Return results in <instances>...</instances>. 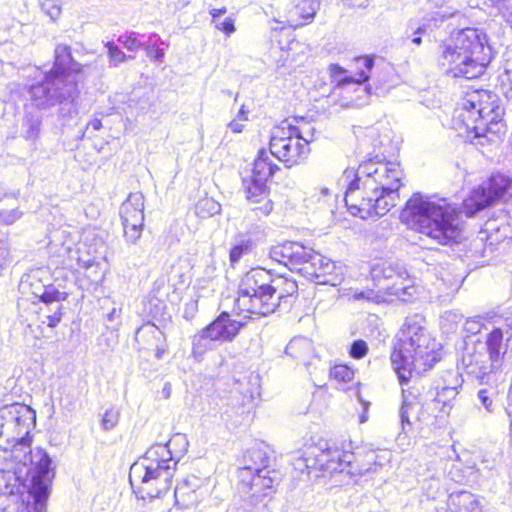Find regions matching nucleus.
<instances>
[{
  "instance_id": "nucleus-45",
  "label": "nucleus",
  "mask_w": 512,
  "mask_h": 512,
  "mask_svg": "<svg viewBox=\"0 0 512 512\" xmlns=\"http://www.w3.org/2000/svg\"><path fill=\"white\" fill-rule=\"evenodd\" d=\"M120 412L115 408H110L104 413L101 425L106 431L115 428L119 422Z\"/></svg>"
},
{
  "instance_id": "nucleus-42",
  "label": "nucleus",
  "mask_w": 512,
  "mask_h": 512,
  "mask_svg": "<svg viewBox=\"0 0 512 512\" xmlns=\"http://www.w3.org/2000/svg\"><path fill=\"white\" fill-rule=\"evenodd\" d=\"M330 377L338 382H349L354 377V372L346 365H335L330 369Z\"/></svg>"
},
{
  "instance_id": "nucleus-39",
  "label": "nucleus",
  "mask_w": 512,
  "mask_h": 512,
  "mask_svg": "<svg viewBox=\"0 0 512 512\" xmlns=\"http://www.w3.org/2000/svg\"><path fill=\"white\" fill-rule=\"evenodd\" d=\"M105 47L108 50L109 64L110 66L117 67L119 64L124 63L128 60L134 59L132 55H126L118 46L113 42H106Z\"/></svg>"
},
{
  "instance_id": "nucleus-47",
  "label": "nucleus",
  "mask_w": 512,
  "mask_h": 512,
  "mask_svg": "<svg viewBox=\"0 0 512 512\" xmlns=\"http://www.w3.org/2000/svg\"><path fill=\"white\" fill-rule=\"evenodd\" d=\"M368 352V345L363 340H355L350 347L349 354L354 359H361L366 356Z\"/></svg>"
},
{
  "instance_id": "nucleus-50",
  "label": "nucleus",
  "mask_w": 512,
  "mask_h": 512,
  "mask_svg": "<svg viewBox=\"0 0 512 512\" xmlns=\"http://www.w3.org/2000/svg\"><path fill=\"white\" fill-rule=\"evenodd\" d=\"M146 55L153 60L161 61L164 58L165 52L155 44L144 45Z\"/></svg>"
},
{
  "instance_id": "nucleus-34",
  "label": "nucleus",
  "mask_w": 512,
  "mask_h": 512,
  "mask_svg": "<svg viewBox=\"0 0 512 512\" xmlns=\"http://www.w3.org/2000/svg\"><path fill=\"white\" fill-rule=\"evenodd\" d=\"M220 211L221 205L210 197L200 199L196 204V213L202 218L214 216Z\"/></svg>"
},
{
  "instance_id": "nucleus-4",
  "label": "nucleus",
  "mask_w": 512,
  "mask_h": 512,
  "mask_svg": "<svg viewBox=\"0 0 512 512\" xmlns=\"http://www.w3.org/2000/svg\"><path fill=\"white\" fill-rule=\"evenodd\" d=\"M400 219L411 229L441 245L457 242L461 235L455 208L445 200L442 203L433 202L419 192L414 193L406 202Z\"/></svg>"
},
{
  "instance_id": "nucleus-30",
  "label": "nucleus",
  "mask_w": 512,
  "mask_h": 512,
  "mask_svg": "<svg viewBox=\"0 0 512 512\" xmlns=\"http://www.w3.org/2000/svg\"><path fill=\"white\" fill-rule=\"evenodd\" d=\"M258 468L251 466L250 464H244L242 467L238 469V482L239 489L242 492L249 494V501H251V494L255 490V480L258 477L257 473Z\"/></svg>"
},
{
  "instance_id": "nucleus-46",
  "label": "nucleus",
  "mask_w": 512,
  "mask_h": 512,
  "mask_svg": "<svg viewBox=\"0 0 512 512\" xmlns=\"http://www.w3.org/2000/svg\"><path fill=\"white\" fill-rule=\"evenodd\" d=\"M23 213L15 209H5L0 211V223L3 225H12L22 217Z\"/></svg>"
},
{
  "instance_id": "nucleus-48",
  "label": "nucleus",
  "mask_w": 512,
  "mask_h": 512,
  "mask_svg": "<svg viewBox=\"0 0 512 512\" xmlns=\"http://www.w3.org/2000/svg\"><path fill=\"white\" fill-rule=\"evenodd\" d=\"M412 403L408 402L406 398H404L401 409H400V421L402 425V430L404 432L407 431L406 427H411V422L409 419L410 411L412 410Z\"/></svg>"
},
{
  "instance_id": "nucleus-32",
  "label": "nucleus",
  "mask_w": 512,
  "mask_h": 512,
  "mask_svg": "<svg viewBox=\"0 0 512 512\" xmlns=\"http://www.w3.org/2000/svg\"><path fill=\"white\" fill-rule=\"evenodd\" d=\"M174 496L176 503L184 508L190 507L196 502L195 491L191 489L188 480H184L176 486Z\"/></svg>"
},
{
  "instance_id": "nucleus-13",
  "label": "nucleus",
  "mask_w": 512,
  "mask_h": 512,
  "mask_svg": "<svg viewBox=\"0 0 512 512\" xmlns=\"http://www.w3.org/2000/svg\"><path fill=\"white\" fill-rule=\"evenodd\" d=\"M271 275L262 268L248 271L238 288L236 307L250 315L268 316L272 314Z\"/></svg>"
},
{
  "instance_id": "nucleus-53",
  "label": "nucleus",
  "mask_w": 512,
  "mask_h": 512,
  "mask_svg": "<svg viewBox=\"0 0 512 512\" xmlns=\"http://www.w3.org/2000/svg\"><path fill=\"white\" fill-rule=\"evenodd\" d=\"M198 310V301L191 299L185 303L183 316L185 319H192Z\"/></svg>"
},
{
  "instance_id": "nucleus-35",
  "label": "nucleus",
  "mask_w": 512,
  "mask_h": 512,
  "mask_svg": "<svg viewBox=\"0 0 512 512\" xmlns=\"http://www.w3.org/2000/svg\"><path fill=\"white\" fill-rule=\"evenodd\" d=\"M500 90L509 100H512V58L506 60L504 72L499 75Z\"/></svg>"
},
{
  "instance_id": "nucleus-25",
  "label": "nucleus",
  "mask_w": 512,
  "mask_h": 512,
  "mask_svg": "<svg viewBox=\"0 0 512 512\" xmlns=\"http://www.w3.org/2000/svg\"><path fill=\"white\" fill-rule=\"evenodd\" d=\"M457 13L456 10L453 11H437L434 15L428 20V23H423L417 26L415 29L411 25L410 30L406 31V37L411 39V42L417 46L422 43V35H426L428 31H432L433 27H438L439 23H442L444 20L455 16Z\"/></svg>"
},
{
  "instance_id": "nucleus-11",
  "label": "nucleus",
  "mask_w": 512,
  "mask_h": 512,
  "mask_svg": "<svg viewBox=\"0 0 512 512\" xmlns=\"http://www.w3.org/2000/svg\"><path fill=\"white\" fill-rule=\"evenodd\" d=\"M314 128L304 131L298 126L283 121L275 127L270 136L269 152L287 168L294 167L307 159Z\"/></svg>"
},
{
  "instance_id": "nucleus-6",
  "label": "nucleus",
  "mask_w": 512,
  "mask_h": 512,
  "mask_svg": "<svg viewBox=\"0 0 512 512\" xmlns=\"http://www.w3.org/2000/svg\"><path fill=\"white\" fill-rule=\"evenodd\" d=\"M438 361L425 328L415 319L408 318L397 335L391 353V362L401 385L409 382L413 373L431 369Z\"/></svg>"
},
{
  "instance_id": "nucleus-28",
  "label": "nucleus",
  "mask_w": 512,
  "mask_h": 512,
  "mask_svg": "<svg viewBox=\"0 0 512 512\" xmlns=\"http://www.w3.org/2000/svg\"><path fill=\"white\" fill-rule=\"evenodd\" d=\"M42 125V116L36 111H26L23 118V137L35 141L39 138Z\"/></svg>"
},
{
  "instance_id": "nucleus-57",
  "label": "nucleus",
  "mask_w": 512,
  "mask_h": 512,
  "mask_svg": "<svg viewBox=\"0 0 512 512\" xmlns=\"http://www.w3.org/2000/svg\"><path fill=\"white\" fill-rule=\"evenodd\" d=\"M228 128L234 133H241L244 125L238 119H234L228 123Z\"/></svg>"
},
{
  "instance_id": "nucleus-52",
  "label": "nucleus",
  "mask_w": 512,
  "mask_h": 512,
  "mask_svg": "<svg viewBox=\"0 0 512 512\" xmlns=\"http://www.w3.org/2000/svg\"><path fill=\"white\" fill-rule=\"evenodd\" d=\"M215 27L227 35H230L235 31L234 21L231 18H225L214 23Z\"/></svg>"
},
{
  "instance_id": "nucleus-56",
  "label": "nucleus",
  "mask_w": 512,
  "mask_h": 512,
  "mask_svg": "<svg viewBox=\"0 0 512 512\" xmlns=\"http://www.w3.org/2000/svg\"><path fill=\"white\" fill-rule=\"evenodd\" d=\"M293 464L296 469L300 470L301 472H304L307 466V451L301 454L299 457H297Z\"/></svg>"
},
{
  "instance_id": "nucleus-8",
  "label": "nucleus",
  "mask_w": 512,
  "mask_h": 512,
  "mask_svg": "<svg viewBox=\"0 0 512 512\" xmlns=\"http://www.w3.org/2000/svg\"><path fill=\"white\" fill-rule=\"evenodd\" d=\"M269 257L317 284L337 286L343 280V274L334 262L299 242H284L273 246Z\"/></svg>"
},
{
  "instance_id": "nucleus-24",
  "label": "nucleus",
  "mask_w": 512,
  "mask_h": 512,
  "mask_svg": "<svg viewBox=\"0 0 512 512\" xmlns=\"http://www.w3.org/2000/svg\"><path fill=\"white\" fill-rule=\"evenodd\" d=\"M436 512H480L478 501L473 494L467 491L451 494L448 508L442 506Z\"/></svg>"
},
{
  "instance_id": "nucleus-37",
  "label": "nucleus",
  "mask_w": 512,
  "mask_h": 512,
  "mask_svg": "<svg viewBox=\"0 0 512 512\" xmlns=\"http://www.w3.org/2000/svg\"><path fill=\"white\" fill-rule=\"evenodd\" d=\"M497 384H487L488 388H482L477 393V398L482 406L488 411L493 412L494 399L497 396Z\"/></svg>"
},
{
  "instance_id": "nucleus-7",
  "label": "nucleus",
  "mask_w": 512,
  "mask_h": 512,
  "mask_svg": "<svg viewBox=\"0 0 512 512\" xmlns=\"http://www.w3.org/2000/svg\"><path fill=\"white\" fill-rule=\"evenodd\" d=\"M170 443L151 446L143 458L131 466L129 481L140 498H157L171 488L178 460L172 455Z\"/></svg>"
},
{
  "instance_id": "nucleus-1",
  "label": "nucleus",
  "mask_w": 512,
  "mask_h": 512,
  "mask_svg": "<svg viewBox=\"0 0 512 512\" xmlns=\"http://www.w3.org/2000/svg\"><path fill=\"white\" fill-rule=\"evenodd\" d=\"M402 178L403 171L395 162L369 159L357 170L346 169L341 180L347 185L348 211L361 219L384 216L397 204Z\"/></svg>"
},
{
  "instance_id": "nucleus-40",
  "label": "nucleus",
  "mask_w": 512,
  "mask_h": 512,
  "mask_svg": "<svg viewBox=\"0 0 512 512\" xmlns=\"http://www.w3.org/2000/svg\"><path fill=\"white\" fill-rule=\"evenodd\" d=\"M458 395L457 387L453 386H443L440 390L437 391L434 401L443 404L442 411L446 412V408L451 407V401L456 398Z\"/></svg>"
},
{
  "instance_id": "nucleus-5",
  "label": "nucleus",
  "mask_w": 512,
  "mask_h": 512,
  "mask_svg": "<svg viewBox=\"0 0 512 512\" xmlns=\"http://www.w3.org/2000/svg\"><path fill=\"white\" fill-rule=\"evenodd\" d=\"M485 43L486 35L481 30H459L439 45V65L453 78H478L486 68V59L482 56Z\"/></svg>"
},
{
  "instance_id": "nucleus-49",
  "label": "nucleus",
  "mask_w": 512,
  "mask_h": 512,
  "mask_svg": "<svg viewBox=\"0 0 512 512\" xmlns=\"http://www.w3.org/2000/svg\"><path fill=\"white\" fill-rule=\"evenodd\" d=\"M393 294L397 296L402 302H409L414 296L416 289L413 286L410 287H394Z\"/></svg>"
},
{
  "instance_id": "nucleus-62",
  "label": "nucleus",
  "mask_w": 512,
  "mask_h": 512,
  "mask_svg": "<svg viewBox=\"0 0 512 512\" xmlns=\"http://www.w3.org/2000/svg\"><path fill=\"white\" fill-rule=\"evenodd\" d=\"M330 71L333 77H338L345 72V70L338 64H332L330 66Z\"/></svg>"
},
{
  "instance_id": "nucleus-3",
  "label": "nucleus",
  "mask_w": 512,
  "mask_h": 512,
  "mask_svg": "<svg viewBox=\"0 0 512 512\" xmlns=\"http://www.w3.org/2000/svg\"><path fill=\"white\" fill-rule=\"evenodd\" d=\"M81 65L74 61L71 47L59 44L54 51V64L42 81L28 88L31 105L37 109L59 106L60 118H71L76 113L75 101L80 94L77 74Z\"/></svg>"
},
{
  "instance_id": "nucleus-20",
  "label": "nucleus",
  "mask_w": 512,
  "mask_h": 512,
  "mask_svg": "<svg viewBox=\"0 0 512 512\" xmlns=\"http://www.w3.org/2000/svg\"><path fill=\"white\" fill-rule=\"evenodd\" d=\"M271 290H272V313L278 308L289 309L295 299V295L298 291V285L296 281L278 277H271Z\"/></svg>"
},
{
  "instance_id": "nucleus-36",
  "label": "nucleus",
  "mask_w": 512,
  "mask_h": 512,
  "mask_svg": "<svg viewBox=\"0 0 512 512\" xmlns=\"http://www.w3.org/2000/svg\"><path fill=\"white\" fill-rule=\"evenodd\" d=\"M214 340L210 339L208 335L204 334V329H202L198 334L194 335L192 338V353L195 356H202L206 351L212 349V342Z\"/></svg>"
},
{
  "instance_id": "nucleus-26",
  "label": "nucleus",
  "mask_w": 512,
  "mask_h": 512,
  "mask_svg": "<svg viewBox=\"0 0 512 512\" xmlns=\"http://www.w3.org/2000/svg\"><path fill=\"white\" fill-rule=\"evenodd\" d=\"M285 353L293 359L309 364V359L313 355L312 342L303 337L292 339L285 348Z\"/></svg>"
},
{
  "instance_id": "nucleus-43",
  "label": "nucleus",
  "mask_w": 512,
  "mask_h": 512,
  "mask_svg": "<svg viewBox=\"0 0 512 512\" xmlns=\"http://www.w3.org/2000/svg\"><path fill=\"white\" fill-rule=\"evenodd\" d=\"M42 11L55 21L61 15V4L59 0H42Z\"/></svg>"
},
{
  "instance_id": "nucleus-9",
  "label": "nucleus",
  "mask_w": 512,
  "mask_h": 512,
  "mask_svg": "<svg viewBox=\"0 0 512 512\" xmlns=\"http://www.w3.org/2000/svg\"><path fill=\"white\" fill-rule=\"evenodd\" d=\"M503 331L494 328L485 342L466 344L462 357L463 371L481 384H496L501 380L503 365Z\"/></svg>"
},
{
  "instance_id": "nucleus-29",
  "label": "nucleus",
  "mask_w": 512,
  "mask_h": 512,
  "mask_svg": "<svg viewBox=\"0 0 512 512\" xmlns=\"http://www.w3.org/2000/svg\"><path fill=\"white\" fill-rule=\"evenodd\" d=\"M356 64L358 68L357 76L358 77H344L338 80L339 85H346L350 83L361 84L366 82L369 79L370 72L374 66V59L372 57H359L356 59Z\"/></svg>"
},
{
  "instance_id": "nucleus-44",
  "label": "nucleus",
  "mask_w": 512,
  "mask_h": 512,
  "mask_svg": "<svg viewBox=\"0 0 512 512\" xmlns=\"http://www.w3.org/2000/svg\"><path fill=\"white\" fill-rule=\"evenodd\" d=\"M67 298L66 292H61L54 287H46L43 293L40 295V300L44 303H59Z\"/></svg>"
},
{
  "instance_id": "nucleus-55",
  "label": "nucleus",
  "mask_w": 512,
  "mask_h": 512,
  "mask_svg": "<svg viewBox=\"0 0 512 512\" xmlns=\"http://www.w3.org/2000/svg\"><path fill=\"white\" fill-rule=\"evenodd\" d=\"M61 315L60 305L57 304L56 311L52 315L47 316V325L49 327H55L61 321Z\"/></svg>"
},
{
  "instance_id": "nucleus-22",
  "label": "nucleus",
  "mask_w": 512,
  "mask_h": 512,
  "mask_svg": "<svg viewBox=\"0 0 512 512\" xmlns=\"http://www.w3.org/2000/svg\"><path fill=\"white\" fill-rule=\"evenodd\" d=\"M267 181L259 180V179H243V186L246 192L247 199L252 203H261L263 204L259 207H255V211H259V213L263 216H267L273 210V203L271 200L267 199L268 196V187L266 184Z\"/></svg>"
},
{
  "instance_id": "nucleus-2",
  "label": "nucleus",
  "mask_w": 512,
  "mask_h": 512,
  "mask_svg": "<svg viewBox=\"0 0 512 512\" xmlns=\"http://www.w3.org/2000/svg\"><path fill=\"white\" fill-rule=\"evenodd\" d=\"M21 445L9 452L8 460L0 467V494H14L11 480L21 484L30 481L29 496L33 502L28 501L27 512H46L49 483L54 476L52 460L42 448L30 449V441Z\"/></svg>"
},
{
  "instance_id": "nucleus-58",
  "label": "nucleus",
  "mask_w": 512,
  "mask_h": 512,
  "mask_svg": "<svg viewBox=\"0 0 512 512\" xmlns=\"http://www.w3.org/2000/svg\"><path fill=\"white\" fill-rule=\"evenodd\" d=\"M121 309L113 307L112 310L107 314V321L113 323L120 319Z\"/></svg>"
},
{
  "instance_id": "nucleus-18",
  "label": "nucleus",
  "mask_w": 512,
  "mask_h": 512,
  "mask_svg": "<svg viewBox=\"0 0 512 512\" xmlns=\"http://www.w3.org/2000/svg\"><path fill=\"white\" fill-rule=\"evenodd\" d=\"M135 341L138 350L155 351L158 359L166 351L165 335L159 327L153 323L140 326L135 333Z\"/></svg>"
},
{
  "instance_id": "nucleus-12",
  "label": "nucleus",
  "mask_w": 512,
  "mask_h": 512,
  "mask_svg": "<svg viewBox=\"0 0 512 512\" xmlns=\"http://www.w3.org/2000/svg\"><path fill=\"white\" fill-rule=\"evenodd\" d=\"M35 423V412L27 405L14 403L0 408V461L8 460L15 446L30 441Z\"/></svg>"
},
{
  "instance_id": "nucleus-19",
  "label": "nucleus",
  "mask_w": 512,
  "mask_h": 512,
  "mask_svg": "<svg viewBox=\"0 0 512 512\" xmlns=\"http://www.w3.org/2000/svg\"><path fill=\"white\" fill-rule=\"evenodd\" d=\"M244 326L243 322L234 320L227 312H222L213 322L204 329V334L210 339L220 342L232 341L240 329Z\"/></svg>"
},
{
  "instance_id": "nucleus-27",
  "label": "nucleus",
  "mask_w": 512,
  "mask_h": 512,
  "mask_svg": "<svg viewBox=\"0 0 512 512\" xmlns=\"http://www.w3.org/2000/svg\"><path fill=\"white\" fill-rule=\"evenodd\" d=\"M278 169L279 167L271 162L268 152L265 149H260L254 161L250 178L267 181Z\"/></svg>"
},
{
  "instance_id": "nucleus-59",
  "label": "nucleus",
  "mask_w": 512,
  "mask_h": 512,
  "mask_svg": "<svg viewBox=\"0 0 512 512\" xmlns=\"http://www.w3.org/2000/svg\"><path fill=\"white\" fill-rule=\"evenodd\" d=\"M350 468H351V470L356 471V472H357V470H364L363 473L355 474L352 477L359 476V475H365V474L369 473L372 470L371 466H368V467L367 466H359V464H357L355 462V458L353 459V466H351Z\"/></svg>"
},
{
  "instance_id": "nucleus-38",
  "label": "nucleus",
  "mask_w": 512,
  "mask_h": 512,
  "mask_svg": "<svg viewBox=\"0 0 512 512\" xmlns=\"http://www.w3.org/2000/svg\"><path fill=\"white\" fill-rule=\"evenodd\" d=\"M91 265L87 267L86 274L84 277L78 279L81 288H85L87 290H95L99 287V285L103 281V274L101 272L91 271Z\"/></svg>"
},
{
  "instance_id": "nucleus-31",
  "label": "nucleus",
  "mask_w": 512,
  "mask_h": 512,
  "mask_svg": "<svg viewBox=\"0 0 512 512\" xmlns=\"http://www.w3.org/2000/svg\"><path fill=\"white\" fill-rule=\"evenodd\" d=\"M244 464H250L258 468L257 472L265 471L269 465L267 452L262 448H251L247 450L243 457Z\"/></svg>"
},
{
  "instance_id": "nucleus-63",
  "label": "nucleus",
  "mask_w": 512,
  "mask_h": 512,
  "mask_svg": "<svg viewBox=\"0 0 512 512\" xmlns=\"http://www.w3.org/2000/svg\"><path fill=\"white\" fill-rule=\"evenodd\" d=\"M87 128H92L95 131L100 130L102 128V122L100 119L94 118L88 123Z\"/></svg>"
},
{
  "instance_id": "nucleus-64",
  "label": "nucleus",
  "mask_w": 512,
  "mask_h": 512,
  "mask_svg": "<svg viewBox=\"0 0 512 512\" xmlns=\"http://www.w3.org/2000/svg\"><path fill=\"white\" fill-rule=\"evenodd\" d=\"M382 273H383L384 278L390 279V278H393L395 271L393 270V268L391 266H388V267H383Z\"/></svg>"
},
{
  "instance_id": "nucleus-23",
  "label": "nucleus",
  "mask_w": 512,
  "mask_h": 512,
  "mask_svg": "<svg viewBox=\"0 0 512 512\" xmlns=\"http://www.w3.org/2000/svg\"><path fill=\"white\" fill-rule=\"evenodd\" d=\"M258 477L255 478L257 482H255V490L251 494V501H247L243 509H237L236 512H265V507L262 508L256 507V504L262 497H267L269 495V491L273 487L274 480L268 475L270 472L265 469V471H259Z\"/></svg>"
},
{
  "instance_id": "nucleus-54",
  "label": "nucleus",
  "mask_w": 512,
  "mask_h": 512,
  "mask_svg": "<svg viewBox=\"0 0 512 512\" xmlns=\"http://www.w3.org/2000/svg\"><path fill=\"white\" fill-rule=\"evenodd\" d=\"M10 261V251L8 243L0 239V266L6 265Z\"/></svg>"
},
{
  "instance_id": "nucleus-17",
  "label": "nucleus",
  "mask_w": 512,
  "mask_h": 512,
  "mask_svg": "<svg viewBox=\"0 0 512 512\" xmlns=\"http://www.w3.org/2000/svg\"><path fill=\"white\" fill-rule=\"evenodd\" d=\"M354 453L340 449H326L319 452L320 471L324 474L346 473L349 476L361 474L364 470H351Z\"/></svg>"
},
{
  "instance_id": "nucleus-16",
  "label": "nucleus",
  "mask_w": 512,
  "mask_h": 512,
  "mask_svg": "<svg viewBox=\"0 0 512 512\" xmlns=\"http://www.w3.org/2000/svg\"><path fill=\"white\" fill-rule=\"evenodd\" d=\"M120 216L126 241L136 244L144 226V195L141 192L130 193L120 207Z\"/></svg>"
},
{
  "instance_id": "nucleus-21",
  "label": "nucleus",
  "mask_w": 512,
  "mask_h": 512,
  "mask_svg": "<svg viewBox=\"0 0 512 512\" xmlns=\"http://www.w3.org/2000/svg\"><path fill=\"white\" fill-rule=\"evenodd\" d=\"M321 0H299L287 13L286 23L296 29L311 23L320 9Z\"/></svg>"
},
{
  "instance_id": "nucleus-15",
  "label": "nucleus",
  "mask_w": 512,
  "mask_h": 512,
  "mask_svg": "<svg viewBox=\"0 0 512 512\" xmlns=\"http://www.w3.org/2000/svg\"><path fill=\"white\" fill-rule=\"evenodd\" d=\"M512 180L503 174H492L474 188L463 201L460 213L472 217L483 209L506 201L511 197Z\"/></svg>"
},
{
  "instance_id": "nucleus-60",
  "label": "nucleus",
  "mask_w": 512,
  "mask_h": 512,
  "mask_svg": "<svg viewBox=\"0 0 512 512\" xmlns=\"http://www.w3.org/2000/svg\"><path fill=\"white\" fill-rule=\"evenodd\" d=\"M226 13V8L223 7V8H220V9H212L210 11V14L212 16V19H213V23L221 20V16L224 15Z\"/></svg>"
},
{
  "instance_id": "nucleus-41",
  "label": "nucleus",
  "mask_w": 512,
  "mask_h": 512,
  "mask_svg": "<svg viewBox=\"0 0 512 512\" xmlns=\"http://www.w3.org/2000/svg\"><path fill=\"white\" fill-rule=\"evenodd\" d=\"M138 36L139 34L137 32L130 31L118 36L117 41L128 51H137L144 47V44L138 39Z\"/></svg>"
},
{
  "instance_id": "nucleus-14",
  "label": "nucleus",
  "mask_w": 512,
  "mask_h": 512,
  "mask_svg": "<svg viewBox=\"0 0 512 512\" xmlns=\"http://www.w3.org/2000/svg\"><path fill=\"white\" fill-rule=\"evenodd\" d=\"M512 180L503 174H492L474 188L463 201L460 213L472 217L483 209L506 201L511 197Z\"/></svg>"
},
{
  "instance_id": "nucleus-61",
  "label": "nucleus",
  "mask_w": 512,
  "mask_h": 512,
  "mask_svg": "<svg viewBox=\"0 0 512 512\" xmlns=\"http://www.w3.org/2000/svg\"><path fill=\"white\" fill-rule=\"evenodd\" d=\"M480 323L478 321L474 320H467L466 321V329L470 332H478L480 330Z\"/></svg>"
},
{
  "instance_id": "nucleus-10",
  "label": "nucleus",
  "mask_w": 512,
  "mask_h": 512,
  "mask_svg": "<svg viewBox=\"0 0 512 512\" xmlns=\"http://www.w3.org/2000/svg\"><path fill=\"white\" fill-rule=\"evenodd\" d=\"M460 117L466 128L475 133V137L494 141L504 129L501 121L502 110L497 105L496 94L487 90L467 92L461 102Z\"/></svg>"
},
{
  "instance_id": "nucleus-33",
  "label": "nucleus",
  "mask_w": 512,
  "mask_h": 512,
  "mask_svg": "<svg viewBox=\"0 0 512 512\" xmlns=\"http://www.w3.org/2000/svg\"><path fill=\"white\" fill-rule=\"evenodd\" d=\"M255 243L251 238H241L231 248L229 258L231 265H235L240 259L253 252Z\"/></svg>"
},
{
  "instance_id": "nucleus-51",
  "label": "nucleus",
  "mask_w": 512,
  "mask_h": 512,
  "mask_svg": "<svg viewBox=\"0 0 512 512\" xmlns=\"http://www.w3.org/2000/svg\"><path fill=\"white\" fill-rule=\"evenodd\" d=\"M316 469L320 470L319 453L315 454L314 452L307 451V466L305 470L310 474L311 470Z\"/></svg>"
}]
</instances>
